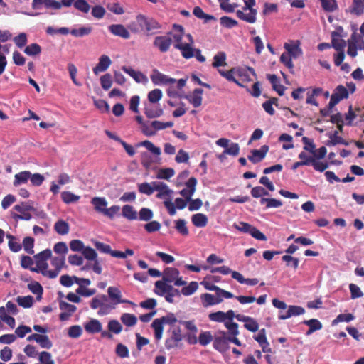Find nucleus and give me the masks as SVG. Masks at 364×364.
Here are the masks:
<instances>
[{
  "label": "nucleus",
  "mask_w": 364,
  "mask_h": 364,
  "mask_svg": "<svg viewBox=\"0 0 364 364\" xmlns=\"http://www.w3.org/2000/svg\"><path fill=\"white\" fill-rule=\"evenodd\" d=\"M173 283L175 286H183L186 282L180 277V272L178 269L174 267H166L163 271L162 279L158 280L154 284V293L162 296H179L180 291L175 289L171 284Z\"/></svg>",
  "instance_id": "f257e3e1"
},
{
  "label": "nucleus",
  "mask_w": 364,
  "mask_h": 364,
  "mask_svg": "<svg viewBox=\"0 0 364 364\" xmlns=\"http://www.w3.org/2000/svg\"><path fill=\"white\" fill-rule=\"evenodd\" d=\"M233 227L242 232L250 234L252 237L258 240L266 241L267 240L264 233L247 223L239 222L238 223H234Z\"/></svg>",
  "instance_id": "f03ea898"
},
{
  "label": "nucleus",
  "mask_w": 364,
  "mask_h": 364,
  "mask_svg": "<svg viewBox=\"0 0 364 364\" xmlns=\"http://www.w3.org/2000/svg\"><path fill=\"white\" fill-rule=\"evenodd\" d=\"M237 77L238 86L245 87L246 84L252 80V77H256V73L252 68H237Z\"/></svg>",
  "instance_id": "7ed1b4c3"
},
{
  "label": "nucleus",
  "mask_w": 364,
  "mask_h": 364,
  "mask_svg": "<svg viewBox=\"0 0 364 364\" xmlns=\"http://www.w3.org/2000/svg\"><path fill=\"white\" fill-rule=\"evenodd\" d=\"M14 208L21 213L20 215H15L14 218L23 220H29L32 218L29 211H36V209L31 205L30 202H22L20 204L16 205Z\"/></svg>",
  "instance_id": "20e7f679"
},
{
  "label": "nucleus",
  "mask_w": 364,
  "mask_h": 364,
  "mask_svg": "<svg viewBox=\"0 0 364 364\" xmlns=\"http://www.w3.org/2000/svg\"><path fill=\"white\" fill-rule=\"evenodd\" d=\"M171 335L165 342L166 348L168 350L174 348L178 346L179 342L183 340V335L180 327H173L170 331Z\"/></svg>",
  "instance_id": "39448f33"
},
{
  "label": "nucleus",
  "mask_w": 364,
  "mask_h": 364,
  "mask_svg": "<svg viewBox=\"0 0 364 364\" xmlns=\"http://www.w3.org/2000/svg\"><path fill=\"white\" fill-rule=\"evenodd\" d=\"M348 90L343 85H340L337 86L331 96L330 102L328 103L329 108L332 109L339 103L341 100L348 98Z\"/></svg>",
  "instance_id": "423d86ee"
},
{
  "label": "nucleus",
  "mask_w": 364,
  "mask_h": 364,
  "mask_svg": "<svg viewBox=\"0 0 364 364\" xmlns=\"http://www.w3.org/2000/svg\"><path fill=\"white\" fill-rule=\"evenodd\" d=\"M70 248L73 252H81L84 258L91 260V247H85L80 240H73L69 243Z\"/></svg>",
  "instance_id": "0eeeda50"
},
{
  "label": "nucleus",
  "mask_w": 364,
  "mask_h": 364,
  "mask_svg": "<svg viewBox=\"0 0 364 364\" xmlns=\"http://www.w3.org/2000/svg\"><path fill=\"white\" fill-rule=\"evenodd\" d=\"M284 49L289 53L290 57L297 58L302 55L303 51L301 48V42L299 40L289 41L284 44Z\"/></svg>",
  "instance_id": "6e6552de"
},
{
  "label": "nucleus",
  "mask_w": 364,
  "mask_h": 364,
  "mask_svg": "<svg viewBox=\"0 0 364 364\" xmlns=\"http://www.w3.org/2000/svg\"><path fill=\"white\" fill-rule=\"evenodd\" d=\"M172 43V38L168 36H159L155 37L153 46L161 53H166Z\"/></svg>",
  "instance_id": "1a4fd4ad"
},
{
  "label": "nucleus",
  "mask_w": 364,
  "mask_h": 364,
  "mask_svg": "<svg viewBox=\"0 0 364 364\" xmlns=\"http://www.w3.org/2000/svg\"><path fill=\"white\" fill-rule=\"evenodd\" d=\"M150 78L152 82L156 85L173 84L176 82V79L169 77L168 75L160 73L156 69L153 70Z\"/></svg>",
  "instance_id": "9d476101"
},
{
  "label": "nucleus",
  "mask_w": 364,
  "mask_h": 364,
  "mask_svg": "<svg viewBox=\"0 0 364 364\" xmlns=\"http://www.w3.org/2000/svg\"><path fill=\"white\" fill-rule=\"evenodd\" d=\"M213 277H208L206 276L201 282L200 284L203 285L205 289L210 291H215L216 296H233L232 293L223 290L215 285Z\"/></svg>",
  "instance_id": "9b49d317"
},
{
  "label": "nucleus",
  "mask_w": 364,
  "mask_h": 364,
  "mask_svg": "<svg viewBox=\"0 0 364 364\" xmlns=\"http://www.w3.org/2000/svg\"><path fill=\"white\" fill-rule=\"evenodd\" d=\"M145 22L146 16L138 14L136 18L129 23L128 28L132 33H139L145 31Z\"/></svg>",
  "instance_id": "f8f14e48"
},
{
  "label": "nucleus",
  "mask_w": 364,
  "mask_h": 364,
  "mask_svg": "<svg viewBox=\"0 0 364 364\" xmlns=\"http://www.w3.org/2000/svg\"><path fill=\"white\" fill-rule=\"evenodd\" d=\"M51 265L55 267L53 270H48V278L54 279L60 273L61 269L65 265V257H53L51 258Z\"/></svg>",
  "instance_id": "ddd939ff"
},
{
  "label": "nucleus",
  "mask_w": 364,
  "mask_h": 364,
  "mask_svg": "<svg viewBox=\"0 0 364 364\" xmlns=\"http://www.w3.org/2000/svg\"><path fill=\"white\" fill-rule=\"evenodd\" d=\"M152 184L155 186V189L158 191V193L156 196L157 198L161 199L167 198L168 200H170L173 191L169 189L166 183L159 181H154L152 182Z\"/></svg>",
  "instance_id": "4468645a"
},
{
  "label": "nucleus",
  "mask_w": 364,
  "mask_h": 364,
  "mask_svg": "<svg viewBox=\"0 0 364 364\" xmlns=\"http://www.w3.org/2000/svg\"><path fill=\"white\" fill-rule=\"evenodd\" d=\"M269 151V146L267 145H263L260 149H252L251 151V155L248 156V159L253 164L260 162L266 156Z\"/></svg>",
  "instance_id": "2eb2a0df"
},
{
  "label": "nucleus",
  "mask_w": 364,
  "mask_h": 364,
  "mask_svg": "<svg viewBox=\"0 0 364 364\" xmlns=\"http://www.w3.org/2000/svg\"><path fill=\"white\" fill-rule=\"evenodd\" d=\"M78 287L75 290V292L78 296H91V291L87 289V287L90 284V280L89 279L84 278H76V282Z\"/></svg>",
  "instance_id": "dca6fc26"
},
{
  "label": "nucleus",
  "mask_w": 364,
  "mask_h": 364,
  "mask_svg": "<svg viewBox=\"0 0 364 364\" xmlns=\"http://www.w3.org/2000/svg\"><path fill=\"white\" fill-rule=\"evenodd\" d=\"M249 12L245 13L246 11L242 10H237L236 11V16L240 20H242L247 23H254L256 22L257 20V11L256 9H250L247 10Z\"/></svg>",
  "instance_id": "f3484780"
},
{
  "label": "nucleus",
  "mask_w": 364,
  "mask_h": 364,
  "mask_svg": "<svg viewBox=\"0 0 364 364\" xmlns=\"http://www.w3.org/2000/svg\"><path fill=\"white\" fill-rule=\"evenodd\" d=\"M108 29L111 33L116 36L124 39H129L130 38L128 29L122 24H112L108 27Z\"/></svg>",
  "instance_id": "a211bd4d"
},
{
  "label": "nucleus",
  "mask_w": 364,
  "mask_h": 364,
  "mask_svg": "<svg viewBox=\"0 0 364 364\" xmlns=\"http://www.w3.org/2000/svg\"><path fill=\"white\" fill-rule=\"evenodd\" d=\"M305 310L303 307L299 306H289L288 309L283 312L280 311L279 318L282 320L287 319L294 316H299L304 314Z\"/></svg>",
  "instance_id": "6ab92c4d"
},
{
  "label": "nucleus",
  "mask_w": 364,
  "mask_h": 364,
  "mask_svg": "<svg viewBox=\"0 0 364 364\" xmlns=\"http://www.w3.org/2000/svg\"><path fill=\"white\" fill-rule=\"evenodd\" d=\"M64 6L68 7L72 4L82 12L87 13L90 10V5L85 0H62Z\"/></svg>",
  "instance_id": "aec40b11"
},
{
  "label": "nucleus",
  "mask_w": 364,
  "mask_h": 364,
  "mask_svg": "<svg viewBox=\"0 0 364 364\" xmlns=\"http://www.w3.org/2000/svg\"><path fill=\"white\" fill-rule=\"evenodd\" d=\"M60 309L62 311L59 318L61 321H66L75 312L76 307L70 304L60 301L59 304Z\"/></svg>",
  "instance_id": "412c9836"
},
{
  "label": "nucleus",
  "mask_w": 364,
  "mask_h": 364,
  "mask_svg": "<svg viewBox=\"0 0 364 364\" xmlns=\"http://www.w3.org/2000/svg\"><path fill=\"white\" fill-rule=\"evenodd\" d=\"M112 64V60L108 55H102L98 63L92 69V71L95 75H98L100 73L105 72Z\"/></svg>",
  "instance_id": "4be33fe9"
},
{
  "label": "nucleus",
  "mask_w": 364,
  "mask_h": 364,
  "mask_svg": "<svg viewBox=\"0 0 364 364\" xmlns=\"http://www.w3.org/2000/svg\"><path fill=\"white\" fill-rule=\"evenodd\" d=\"M203 90L200 88H196L193 91L192 95H186L185 98L193 105L195 108L200 107L202 104V95Z\"/></svg>",
  "instance_id": "5701e85b"
},
{
  "label": "nucleus",
  "mask_w": 364,
  "mask_h": 364,
  "mask_svg": "<svg viewBox=\"0 0 364 364\" xmlns=\"http://www.w3.org/2000/svg\"><path fill=\"white\" fill-rule=\"evenodd\" d=\"M163 113V109L158 105H154L153 104L145 105L144 114L149 119L159 117L161 116Z\"/></svg>",
  "instance_id": "b1692460"
},
{
  "label": "nucleus",
  "mask_w": 364,
  "mask_h": 364,
  "mask_svg": "<svg viewBox=\"0 0 364 364\" xmlns=\"http://www.w3.org/2000/svg\"><path fill=\"white\" fill-rule=\"evenodd\" d=\"M173 30L175 33L172 36V41L174 42V48H176L178 45H183L182 39L184 36V28L181 25L173 24Z\"/></svg>",
  "instance_id": "393cba45"
},
{
  "label": "nucleus",
  "mask_w": 364,
  "mask_h": 364,
  "mask_svg": "<svg viewBox=\"0 0 364 364\" xmlns=\"http://www.w3.org/2000/svg\"><path fill=\"white\" fill-rule=\"evenodd\" d=\"M122 70L130 75L136 82H144L147 81V77L140 71H136L131 67L123 66Z\"/></svg>",
  "instance_id": "a878e982"
},
{
  "label": "nucleus",
  "mask_w": 364,
  "mask_h": 364,
  "mask_svg": "<svg viewBox=\"0 0 364 364\" xmlns=\"http://www.w3.org/2000/svg\"><path fill=\"white\" fill-rule=\"evenodd\" d=\"M303 323L309 326V329L306 333L307 336H309L314 332L321 330L323 328L321 322L316 318L305 320L303 321Z\"/></svg>",
  "instance_id": "bb28decb"
},
{
  "label": "nucleus",
  "mask_w": 364,
  "mask_h": 364,
  "mask_svg": "<svg viewBox=\"0 0 364 364\" xmlns=\"http://www.w3.org/2000/svg\"><path fill=\"white\" fill-rule=\"evenodd\" d=\"M31 172L29 171H21L14 176L13 185L18 187L22 184H26L30 180Z\"/></svg>",
  "instance_id": "cd10ccee"
},
{
  "label": "nucleus",
  "mask_w": 364,
  "mask_h": 364,
  "mask_svg": "<svg viewBox=\"0 0 364 364\" xmlns=\"http://www.w3.org/2000/svg\"><path fill=\"white\" fill-rule=\"evenodd\" d=\"M193 44L185 43L183 45H178L176 49L179 50L181 55L186 59H190L194 57L196 49L193 48Z\"/></svg>",
  "instance_id": "c85d7f7f"
},
{
  "label": "nucleus",
  "mask_w": 364,
  "mask_h": 364,
  "mask_svg": "<svg viewBox=\"0 0 364 364\" xmlns=\"http://www.w3.org/2000/svg\"><path fill=\"white\" fill-rule=\"evenodd\" d=\"M191 221L197 228H203L208 224V217L203 213H196L192 215Z\"/></svg>",
  "instance_id": "c756f323"
},
{
  "label": "nucleus",
  "mask_w": 364,
  "mask_h": 364,
  "mask_svg": "<svg viewBox=\"0 0 364 364\" xmlns=\"http://www.w3.org/2000/svg\"><path fill=\"white\" fill-rule=\"evenodd\" d=\"M349 11L356 16H360L364 12V0H353Z\"/></svg>",
  "instance_id": "7c9ffc66"
},
{
  "label": "nucleus",
  "mask_w": 364,
  "mask_h": 364,
  "mask_svg": "<svg viewBox=\"0 0 364 364\" xmlns=\"http://www.w3.org/2000/svg\"><path fill=\"white\" fill-rule=\"evenodd\" d=\"M145 32L148 35L153 34L154 31L159 30L161 28V25L159 22H157L156 20H154L152 18H148L146 16V22H145Z\"/></svg>",
  "instance_id": "2f4dec72"
},
{
  "label": "nucleus",
  "mask_w": 364,
  "mask_h": 364,
  "mask_svg": "<svg viewBox=\"0 0 364 364\" xmlns=\"http://www.w3.org/2000/svg\"><path fill=\"white\" fill-rule=\"evenodd\" d=\"M237 67H235L226 71L221 69H218V71L220 73V75L225 77L227 80L230 82H233L235 84H239L237 82V79L235 77V75L237 76Z\"/></svg>",
  "instance_id": "473e14b6"
},
{
  "label": "nucleus",
  "mask_w": 364,
  "mask_h": 364,
  "mask_svg": "<svg viewBox=\"0 0 364 364\" xmlns=\"http://www.w3.org/2000/svg\"><path fill=\"white\" fill-rule=\"evenodd\" d=\"M213 347L219 352L224 353L228 350L229 345L223 336L216 337L213 341Z\"/></svg>",
  "instance_id": "72a5a7b5"
},
{
  "label": "nucleus",
  "mask_w": 364,
  "mask_h": 364,
  "mask_svg": "<svg viewBox=\"0 0 364 364\" xmlns=\"http://www.w3.org/2000/svg\"><path fill=\"white\" fill-rule=\"evenodd\" d=\"M227 55L225 52L220 51L215 55L213 57V61L212 63V66L213 68H218L220 66H225Z\"/></svg>",
  "instance_id": "f704fd0d"
},
{
  "label": "nucleus",
  "mask_w": 364,
  "mask_h": 364,
  "mask_svg": "<svg viewBox=\"0 0 364 364\" xmlns=\"http://www.w3.org/2000/svg\"><path fill=\"white\" fill-rule=\"evenodd\" d=\"M54 230L58 234L65 235L69 232L70 227L67 222L60 220L55 223Z\"/></svg>",
  "instance_id": "c9c22d12"
},
{
  "label": "nucleus",
  "mask_w": 364,
  "mask_h": 364,
  "mask_svg": "<svg viewBox=\"0 0 364 364\" xmlns=\"http://www.w3.org/2000/svg\"><path fill=\"white\" fill-rule=\"evenodd\" d=\"M6 237L9 239L8 245L11 251L18 252L22 249V244L16 237L10 234L7 235Z\"/></svg>",
  "instance_id": "e433bc0d"
},
{
  "label": "nucleus",
  "mask_w": 364,
  "mask_h": 364,
  "mask_svg": "<svg viewBox=\"0 0 364 364\" xmlns=\"http://www.w3.org/2000/svg\"><path fill=\"white\" fill-rule=\"evenodd\" d=\"M52 256V252L50 249H46L43 251H41V252L36 254L34 256V259L36 261V263H38V262H40L42 264H48L47 260L50 259Z\"/></svg>",
  "instance_id": "4c0bfd02"
},
{
  "label": "nucleus",
  "mask_w": 364,
  "mask_h": 364,
  "mask_svg": "<svg viewBox=\"0 0 364 364\" xmlns=\"http://www.w3.org/2000/svg\"><path fill=\"white\" fill-rule=\"evenodd\" d=\"M122 215L129 220H136L138 215L132 205H125L122 208Z\"/></svg>",
  "instance_id": "58836bf2"
},
{
  "label": "nucleus",
  "mask_w": 364,
  "mask_h": 364,
  "mask_svg": "<svg viewBox=\"0 0 364 364\" xmlns=\"http://www.w3.org/2000/svg\"><path fill=\"white\" fill-rule=\"evenodd\" d=\"M332 36V46L337 51H343L344 47L346 46V42L344 40L341 38H336V36H338L337 32L333 31L331 34Z\"/></svg>",
  "instance_id": "ea45409f"
},
{
  "label": "nucleus",
  "mask_w": 364,
  "mask_h": 364,
  "mask_svg": "<svg viewBox=\"0 0 364 364\" xmlns=\"http://www.w3.org/2000/svg\"><path fill=\"white\" fill-rule=\"evenodd\" d=\"M152 328L154 329V336L156 340H160L163 335V323L159 318H156L151 323Z\"/></svg>",
  "instance_id": "a19ab883"
},
{
  "label": "nucleus",
  "mask_w": 364,
  "mask_h": 364,
  "mask_svg": "<svg viewBox=\"0 0 364 364\" xmlns=\"http://www.w3.org/2000/svg\"><path fill=\"white\" fill-rule=\"evenodd\" d=\"M330 138L331 140L326 142V145L328 146H335L338 144L348 145V143L346 142L345 140L341 136H338V131H335L333 134L331 135Z\"/></svg>",
  "instance_id": "79ce46f5"
},
{
  "label": "nucleus",
  "mask_w": 364,
  "mask_h": 364,
  "mask_svg": "<svg viewBox=\"0 0 364 364\" xmlns=\"http://www.w3.org/2000/svg\"><path fill=\"white\" fill-rule=\"evenodd\" d=\"M120 319L124 325L129 327L134 326L137 322L136 317L134 314L128 313L123 314Z\"/></svg>",
  "instance_id": "37998d69"
},
{
  "label": "nucleus",
  "mask_w": 364,
  "mask_h": 364,
  "mask_svg": "<svg viewBox=\"0 0 364 364\" xmlns=\"http://www.w3.org/2000/svg\"><path fill=\"white\" fill-rule=\"evenodd\" d=\"M176 230L183 236H187L189 234L186 226V221L184 219H178L175 221Z\"/></svg>",
  "instance_id": "c03bdc74"
},
{
  "label": "nucleus",
  "mask_w": 364,
  "mask_h": 364,
  "mask_svg": "<svg viewBox=\"0 0 364 364\" xmlns=\"http://www.w3.org/2000/svg\"><path fill=\"white\" fill-rule=\"evenodd\" d=\"M92 205H95L96 210L103 213L104 210L107 208V203L104 198H92Z\"/></svg>",
  "instance_id": "a18cd8bd"
},
{
  "label": "nucleus",
  "mask_w": 364,
  "mask_h": 364,
  "mask_svg": "<svg viewBox=\"0 0 364 364\" xmlns=\"http://www.w3.org/2000/svg\"><path fill=\"white\" fill-rule=\"evenodd\" d=\"M260 203L266 204L267 208H279L282 205V201L275 198H262Z\"/></svg>",
  "instance_id": "49530a36"
},
{
  "label": "nucleus",
  "mask_w": 364,
  "mask_h": 364,
  "mask_svg": "<svg viewBox=\"0 0 364 364\" xmlns=\"http://www.w3.org/2000/svg\"><path fill=\"white\" fill-rule=\"evenodd\" d=\"M162 91L156 88L148 93V100L150 103L156 104L162 98Z\"/></svg>",
  "instance_id": "de8ad7c7"
},
{
  "label": "nucleus",
  "mask_w": 364,
  "mask_h": 364,
  "mask_svg": "<svg viewBox=\"0 0 364 364\" xmlns=\"http://www.w3.org/2000/svg\"><path fill=\"white\" fill-rule=\"evenodd\" d=\"M139 191L141 193L150 196L151 195L155 189V186L147 182H144L138 185Z\"/></svg>",
  "instance_id": "09e8293b"
},
{
  "label": "nucleus",
  "mask_w": 364,
  "mask_h": 364,
  "mask_svg": "<svg viewBox=\"0 0 364 364\" xmlns=\"http://www.w3.org/2000/svg\"><path fill=\"white\" fill-rule=\"evenodd\" d=\"M323 9L327 12H333L338 9L336 0H320Z\"/></svg>",
  "instance_id": "8fccbe9b"
},
{
  "label": "nucleus",
  "mask_w": 364,
  "mask_h": 364,
  "mask_svg": "<svg viewBox=\"0 0 364 364\" xmlns=\"http://www.w3.org/2000/svg\"><path fill=\"white\" fill-rule=\"evenodd\" d=\"M41 52V48L38 43H31L26 46L24 49V53L28 55H37Z\"/></svg>",
  "instance_id": "3c124183"
},
{
  "label": "nucleus",
  "mask_w": 364,
  "mask_h": 364,
  "mask_svg": "<svg viewBox=\"0 0 364 364\" xmlns=\"http://www.w3.org/2000/svg\"><path fill=\"white\" fill-rule=\"evenodd\" d=\"M220 23L222 26L226 28H232L238 25V22L227 16H223L220 18Z\"/></svg>",
  "instance_id": "603ef678"
},
{
  "label": "nucleus",
  "mask_w": 364,
  "mask_h": 364,
  "mask_svg": "<svg viewBox=\"0 0 364 364\" xmlns=\"http://www.w3.org/2000/svg\"><path fill=\"white\" fill-rule=\"evenodd\" d=\"M36 264V267H31L30 270L33 272L41 273L44 277H46L48 278V264H42L40 262H38Z\"/></svg>",
  "instance_id": "864d4df0"
},
{
  "label": "nucleus",
  "mask_w": 364,
  "mask_h": 364,
  "mask_svg": "<svg viewBox=\"0 0 364 364\" xmlns=\"http://www.w3.org/2000/svg\"><path fill=\"white\" fill-rule=\"evenodd\" d=\"M22 245L23 246L24 250L30 255L34 253V239L31 237H26L23 240Z\"/></svg>",
  "instance_id": "5fc2aeb1"
},
{
  "label": "nucleus",
  "mask_w": 364,
  "mask_h": 364,
  "mask_svg": "<svg viewBox=\"0 0 364 364\" xmlns=\"http://www.w3.org/2000/svg\"><path fill=\"white\" fill-rule=\"evenodd\" d=\"M154 216L153 211L148 208H142L139 212L138 218L143 221H149Z\"/></svg>",
  "instance_id": "6e6d98bb"
},
{
  "label": "nucleus",
  "mask_w": 364,
  "mask_h": 364,
  "mask_svg": "<svg viewBox=\"0 0 364 364\" xmlns=\"http://www.w3.org/2000/svg\"><path fill=\"white\" fill-rule=\"evenodd\" d=\"M39 364H55L54 360L52 358V355L49 352L42 351L38 354Z\"/></svg>",
  "instance_id": "4d7b16f0"
},
{
  "label": "nucleus",
  "mask_w": 364,
  "mask_h": 364,
  "mask_svg": "<svg viewBox=\"0 0 364 364\" xmlns=\"http://www.w3.org/2000/svg\"><path fill=\"white\" fill-rule=\"evenodd\" d=\"M355 318L352 314H340L337 317L333 320L332 325L335 326L340 322H350Z\"/></svg>",
  "instance_id": "13d9d810"
},
{
  "label": "nucleus",
  "mask_w": 364,
  "mask_h": 364,
  "mask_svg": "<svg viewBox=\"0 0 364 364\" xmlns=\"http://www.w3.org/2000/svg\"><path fill=\"white\" fill-rule=\"evenodd\" d=\"M202 304L205 308L221 303L223 297H202Z\"/></svg>",
  "instance_id": "bf43d9fd"
},
{
  "label": "nucleus",
  "mask_w": 364,
  "mask_h": 364,
  "mask_svg": "<svg viewBox=\"0 0 364 364\" xmlns=\"http://www.w3.org/2000/svg\"><path fill=\"white\" fill-rule=\"evenodd\" d=\"M141 163L146 169H149L154 163L153 157L149 153L144 152L141 156Z\"/></svg>",
  "instance_id": "052dcab7"
},
{
  "label": "nucleus",
  "mask_w": 364,
  "mask_h": 364,
  "mask_svg": "<svg viewBox=\"0 0 364 364\" xmlns=\"http://www.w3.org/2000/svg\"><path fill=\"white\" fill-rule=\"evenodd\" d=\"M184 287L181 289V293L184 296H189L193 294L198 289V284L196 282H191L187 286Z\"/></svg>",
  "instance_id": "680f3d73"
},
{
  "label": "nucleus",
  "mask_w": 364,
  "mask_h": 364,
  "mask_svg": "<svg viewBox=\"0 0 364 364\" xmlns=\"http://www.w3.org/2000/svg\"><path fill=\"white\" fill-rule=\"evenodd\" d=\"M100 85L105 90H108L112 85V77L109 73H106L100 77Z\"/></svg>",
  "instance_id": "e2e57ef3"
},
{
  "label": "nucleus",
  "mask_w": 364,
  "mask_h": 364,
  "mask_svg": "<svg viewBox=\"0 0 364 364\" xmlns=\"http://www.w3.org/2000/svg\"><path fill=\"white\" fill-rule=\"evenodd\" d=\"M302 141L304 144V149L305 151L310 152L312 154H315V152L316 151V146H315L313 140L306 136H304L302 138Z\"/></svg>",
  "instance_id": "0e129e2a"
},
{
  "label": "nucleus",
  "mask_w": 364,
  "mask_h": 364,
  "mask_svg": "<svg viewBox=\"0 0 364 364\" xmlns=\"http://www.w3.org/2000/svg\"><path fill=\"white\" fill-rule=\"evenodd\" d=\"M28 289L36 296H42L43 294V287L38 282H31L28 284Z\"/></svg>",
  "instance_id": "69168bd1"
},
{
  "label": "nucleus",
  "mask_w": 364,
  "mask_h": 364,
  "mask_svg": "<svg viewBox=\"0 0 364 364\" xmlns=\"http://www.w3.org/2000/svg\"><path fill=\"white\" fill-rule=\"evenodd\" d=\"M42 348L50 349L53 346L52 341L49 339L46 335L40 334L38 342Z\"/></svg>",
  "instance_id": "338daca9"
},
{
  "label": "nucleus",
  "mask_w": 364,
  "mask_h": 364,
  "mask_svg": "<svg viewBox=\"0 0 364 364\" xmlns=\"http://www.w3.org/2000/svg\"><path fill=\"white\" fill-rule=\"evenodd\" d=\"M53 250L56 254L62 255V257H65L68 252V248L65 242H58L55 244Z\"/></svg>",
  "instance_id": "774afa93"
}]
</instances>
